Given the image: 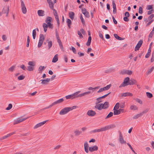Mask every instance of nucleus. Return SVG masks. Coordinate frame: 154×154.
<instances>
[{
  "label": "nucleus",
  "mask_w": 154,
  "mask_h": 154,
  "mask_svg": "<svg viewBox=\"0 0 154 154\" xmlns=\"http://www.w3.org/2000/svg\"><path fill=\"white\" fill-rule=\"evenodd\" d=\"M58 60V55L56 54L52 60V62L53 63H55Z\"/></svg>",
  "instance_id": "26"
},
{
  "label": "nucleus",
  "mask_w": 154,
  "mask_h": 154,
  "mask_svg": "<svg viewBox=\"0 0 154 154\" xmlns=\"http://www.w3.org/2000/svg\"><path fill=\"white\" fill-rule=\"evenodd\" d=\"M25 77L22 75H21L18 77V79L19 80H22L24 79Z\"/></svg>",
  "instance_id": "60"
},
{
  "label": "nucleus",
  "mask_w": 154,
  "mask_h": 154,
  "mask_svg": "<svg viewBox=\"0 0 154 154\" xmlns=\"http://www.w3.org/2000/svg\"><path fill=\"white\" fill-rule=\"evenodd\" d=\"M154 67L153 66L151 69H148L147 71V73L148 74H149L151 73L154 70Z\"/></svg>",
  "instance_id": "51"
},
{
  "label": "nucleus",
  "mask_w": 154,
  "mask_h": 154,
  "mask_svg": "<svg viewBox=\"0 0 154 154\" xmlns=\"http://www.w3.org/2000/svg\"><path fill=\"white\" fill-rule=\"evenodd\" d=\"M113 113L112 112H110L107 115V116H106L105 119H107L110 117H112L113 116Z\"/></svg>",
  "instance_id": "49"
},
{
  "label": "nucleus",
  "mask_w": 154,
  "mask_h": 154,
  "mask_svg": "<svg viewBox=\"0 0 154 154\" xmlns=\"http://www.w3.org/2000/svg\"><path fill=\"white\" fill-rule=\"evenodd\" d=\"M48 41V49H50L52 45V42L51 41H49V40H47Z\"/></svg>",
  "instance_id": "30"
},
{
  "label": "nucleus",
  "mask_w": 154,
  "mask_h": 154,
  "mask_svg": "<svg viewBox=\"0 0 154 154\" xmlns=\"http://www.w3.org/2000/svg\"><path fill=\"white\" fill-rule=\"evenodd\" d=\"M72 96V95L71 94V95H70L66 96L65 97L66 99H73Z\"/></svg>",
  "instance_id": "58"
},
{
  "label": "nucleus",
  "mask_w": 154,
  "mask_h": 154,
  "mask_svg": "<svg viewBox=\"0 0 154 154\" xmlns=\"http://www.w3.org/2000/svg\"><path fill=\"white\" fill-rule=\"evenodd\" d=\"M90 93V92L89 91L86 92H85L84 93L79 94V97H83L85 95L89 94Z\"/></svg>",
  "instance_id": "31"
},
{
  "label": "nucleus",
  "mask_w": 154,
  "mask_h": 154,
  "mask_svg": "<svg viewBox=\"0 0 154 154\" xmlns=\"http://www.w3.org/2000/svg\"><path fill=\"white\" fill-rule=\"evenodd\" d=\"M21 3L22 12L23 14H25L26 13L27 10L22 0H21Z\"/></svg>",
  "instance_id": "5"
},
{
  "label": "nucleus",
  "mask_w": 154,
  "mask_h": 154,
  "mask_svg": "<svg viewBox=\"0 0 154 154\" xmlns=\"http://www.w3.org/2000/svg\"><path fill=\"white\" fill-rule=\"evenodd\" d=\"M98 149V147L96 146H93L90 147L89 148V150L91 152L96 151Z\"/></svg>",
  "instance_id": "14"
},
{
  "label": "nucleus",
  "mask_w": 154,
  "mask_h": 154,
  "mask_svg": "<svg viewBox=\"0 0 154 154\" xmlns=\"http://www.w3.org/2000/svg\"><path fill=\"white\" fill-rule=\"evenodd\" d=\"M63 101V99L61 98L54 102L52 103L53 104V105H54L60 103H62Z\"/></svg>",
  "instance_id": "19"
},
{
  "label": "nucleus",
  "mask_w": 154,
  "mask_h": 154,
  "mask_svg": "<svg viewBox=\"0 0 154 154\" xmlns=\"http://www.w3.org/2000/svg\"><path fill=\"white\" fill-rule=\"evenodd\" d=\"M119 140L120 142L122 144H125L126 143V141L124 140L121 133H120V134Z\"/></svg>",
  "instance_id": "15"
},
{
  "label": "nucleus",
  "mask_w": 154,
  "mask_h": 154,
  "mask_svg": "<svg viewBox=\"0 0 154 154\" xmlns=\"http://www.w3.org/2000/svg\"><path fill=\"white\" fill-rule=\"evenodd\" d=\"M44 68H45V67L44 66H41L39 67L38 68V71H42L43 70V69H44Z\"/></svg>",
  "instance_id": "64"
},
{
  "label": "nucleus",
  "mask_w": 154,
  "mask_h": 154,
  "mask_svg": "<svg viewBox=\"0 0 154 154\" xmlns=\"http://www.w3.org/2000/svg\"><path fill=\"white\" fill-rule=\"evenodd\" d=\"M154 17V14H152L149 16L148 17V20H151Z\"/></svg>",
  "instance_id": "63"
},
{
  "label": "nucleus",
  "mask_w": 154,
  "mask_h": 154,
  "mask_svg": "<svg viewBox=\"0 0 154 154\" xmlns=\"http://www.w3.org/2000/svg\"><path fill=\"white\" fill-rule=\"evenodd\" d=\"M91 36H89L88 38V40L86 43V45L87 46H89L90 45L91 42Z\"/></svg>",
  "instance_id": "34"
},
{
  "label": "nucleus",
  "mask_w": 154,
  "mask_h": 154,
  "mask_svg": "<svg viewBox=\"0 0 154 154\" xmlns=\"http://www.w3.org/2000/svg\"><path fill=\"white\" fill-rule=\"evenodd\" d=\"M43 42L40 41H39V42L38 44V48H40L42 45L43 44Z\"/></svg>",
  "instance_id": "54"
},
{
  "label": "nucleus",
  "mask_w": 154,
  "mask_h": 154,
  "mask_svg": "<svg viewBox=\"0 0 154 154\" xmlns=\"http://www.w3.org/2000/svg\"><path fill=\"white\" fill-rule=\"evenodd\" d=\"M80 92V91H78L76 92L74 94H72V96L73 99H74L75 98L79 97V94H78Z\"/></svg>",
  "instance_id": "25"
},
{
  "label": "nucleus",
  "mask_w": 154,
  "mask_h": 154,
  "mask_svg": "<svg viewBox=\"0 0 154 154\" xmlns=\"http://www.w3.org/2000/svg\"><path fill=\"white\" fill-rule=\"evenodd\" d=\"M34 66H28L27 70L29 71H33L34 69Z\"/></svg>",
  "instance_id": "39"
},
{
  "label": "nucleus",
  "mask_w": 154,
  "mask_h": 154,
  "mask_svg": "<svg viewBox=\"0 0 154 154\" xmlns=\"http://www.w3.org/2000/svg\"><path fill=\"white\" fill-rule=\"evenodd\" d=\"M133 94L130 92H126L122 94V96L127 97V96H132Z\"/></svg>",
  "instance_id": "20"
},
{
  "label": "nucleus",
  "mask_w": 154,
  "mask_h": 154,
  "mask_svg": "<svg viewBox=\"0 0 154 154\" xmlns=\"http://www.w3.org/2000/svg\"><path fill=\"white\" fill-rule=\"evenodd\" d=\"M154 31H152H152H151V32H150L149 35V38H152L153 34H154V32H153Z\"/></svg>",
  "instance_id": "62"
},
{
  "label": "nucleus",
  "mask_w": 154,
  "mask_h": 154,
  "mask_svg": "<svg viewBox=\"0 0 154 154\" xmlns=\"http://www.w3.org/2000/svg\"><path fill=\"white\" fill-rule=\"evenodd\" d=\"M123 109H116L114 110L113 114L114 115H118L120 114L121 111H122Z\"/></svg>",
  "instance_id": "16"
},
{
  "label": "nucleus",
  "mask_w": 154,
  "mask_h": 154,
  "mask_svg": "<svg viewBox=\"0 0 154 154\" xmlns=\"http://www.w3.org/2000/svg\"><path fill=\"white\" fill-rule=\"evenodd\" d=\"M29 42H30V40L29 39V36H28L27 38V45H26V46L27 47H29Z\"/></svg>",
  "instance_id": "59"
},
{
  "label": "nucleus",
  "mask_w": 154,
  "mask_h": 154,
  "mask_svg": "<svg viewBox=\"0 0 154 154\" xmlns=\"http://www.w3.org/2000/svg\"><path fill=\"white\" fill-rule=\"evenodd\" d=\"M66 23L67 24L69 28H70V26L72 23V22L69 19H66Z\"/></svg>",
  "instance_id": "33"
},
{
  "label": "nucleus",
  "mask_w": 154,
  "mask_h": 154,
  "mask_svg": "<svg viewBox=\"0 0 154 154\" xmlns=\"http://www.w3.org/2000/svg\"><path fill=\"white\" fill-rule=\"evenodd\" d=\"M53 105V103H52L49 106H47L45 107L42 110H44V109H49Z\"/></svg>",
  "instance_id": "57"
},
{
  "label": "nucleus",
  "mask_w": 154,
  "mask_h": 154,
  "mask_svg": "<svg viewBox=\"0 0 154 154\" xmlns=\"http://www.w3.org/2000/svg\"><path fill=\"white\" fill-rule=\"evenodd\" d=\"M81 133V131L79 130H76L74 132L75 135L77 136L79 135Z\"/></svg>",
  "instance_id": "42"
},
{
  "label": "nucleus",
  "mask_w": 154,
  "mask_h": 154,
  "mask_svg": "<svg viewBox=\"0 0 154 154\" xmlns=\"http://www.w3.org/2000/svg\"><path fill=\"white\" fill-rule=\"evenodd\" d=\"M20 67L23 70H25L26 69V67L23 64L21 65L20 66Z\"/></svg>",
  "instance_id": "61"
},
{
  "label": "nucleus",
  "mask_w": 154,
  "mask_h": 154,
  "mask_svg": "<svg viewBox=\"0 0 154 154\" xmlns=\"http://www.w3.org/2000/svg\"><path fill=\"white\" fill-rule=\"evenodd\" d=\"M153 6L152 5H149L146 6V9L147 10H151L152 9Z\"/></svg>",
  "instance_id": "46"
},
{
  "label": "nucleus",
  "mask_w": 154,
  "mask_h": 154,
  "mask_svg": "<svg viewBox=\"0 0 154 154\" xmlns=\"http://www.w3.org/2000/svg\"><path fill=\"white\" fill-rule=\"evenodd\" d=\"M112 4L113 6V13L115 14H116V4L115 3L114 1H113L112 2Z\"/></svg>",
  "instance_id": "21"
},
{
  "label": "nucleus",
  "mask_w": 154,
  "mask_h": 154,
  "mask_svg": "<svg viewBox=\"0 0 154 154\" xmlns=\"http://www.w3.org/2000/svg\"><path fill=\"white\" fill-rule=\"evenodd\" d=\"M146 95L147 97L149 98H150L152 97V94L148 92H146Z\"/></svg>",
  "instance_id": "45"
},
{
  "label": "nucleus",
  "mask_w": 154,
  "mask_h": 154,
  "mask_svg": "<svg viewBox=\"0 0 154 154\" xmlns=\"http://www.w3.org/2000/svg\"><path fill=\"white\" fill-rule=\"evenodd\" d=\"M144 112H143L142 113H140L139 114H137L135 115L133 117V119H138L139 117L142 116L143 115V113H144Z\"/></svg>",
  "instance_id": "22"
},
{
  "label": "nucleus",
  "mask_w": 154,
  "mask_h": 154,
  "mask_svg": "<svg viewBox=\"0 0 154 154\" xmlns=\"http://www.w3.org/2000/svg\"><path fill=\"white\" fill-rule=\"evenodd\" d=\"M82 12L85 16L87 18L90 17V15L89 12L87 11L86 9L85 8H82L81 9Z\"/></svg>",
  "instance_id": "7"
},
{
  "label": "nucleus",
  "mask_w": 154,
  "mask_h": 154,
  "mask_svg": "<svg viewBox=\"0 0 154 154\" xmlns=\"http://www.w3.org/2000/svg\"><path fill=\"white\" fill-rule=\"evenodd\" d=\"M103 109L107 108L109 106V103L107 102H105L104 104H103Z\"/></svg>",
  "instance_id": "28"
},
{
  "label": "nucleus",
  "mask_w": 154,
  "mask_h": 154,
  "mask_svg": "<svg viewBox=\"0 0 154 154\" xmlns=\"http://www.w3.org/2000/svg\"><path fill=\"white\" fill-rule=\"evenodd\" d=\"M80 19L81 21V22H82V23L83 24H84L85 23V21L82 15V14H80Z\"/></svg>",
  "instance_id": "37"
},
{
  "label": "nucleus",
  "mask_w": 154,
  "mask_h": 154,
  "mask_svg": "<svg viewBox=\"0 0 154 154\" xmlns=\"http://www.w3.org/2000/svg\"><path fill=\"white\" fill-rule=\"evenodd\" d=\"M43 27L44 32H46L47 31L48 27H49L48 25L45 23H44L43 24Z\"/></svg>",
  "instance_id": "27"
},
{
  "label": "nucleus",
  "mask_w": 154,
  "mask_h": 154,
  "mask_svg": "<svg viewBox=\"0 0 154 154\" xmlns=\"http://www.w3.org/2000/svg\"><path fill=\"white\" fill-rule=\"evenodd\" d=\"M137 82L136 80L134 79H131L130 80L129 79V85H132L135 84Z\"/></svg>",
  "instance_id": "24"
},
{
  "label": "nucleus",
  "mask_w": 154,
  "mask_h": 154,
  "mask_svg": "<svg viewBox=\"0 0 154 154\" xmlns=\"http://www.w3.org/2000/svg\"><path fill=\"white\" fill-rule=\"evenodd\" d=\"M27 118H18L17 119L18 120V121H19V123H20L24 120H26Z\"/></svg>",
  "instance_id": "47"
},
{
  "label": "nucleus",
  "mask_w": 154,
  "mask_h": 154,
  "mask_svg": "<svg viewBox=\"0 0 154 154\" xmlns=\"http://www.w3.org/2000/svg\"><path fill=\"white\" fill-rule=\"evenodd\" d=\"M15 133H16V132L15 131V132H13L12 133H10L8 134H7L5 136L1 137V138H0V140L5 139L7 138V137L11 136L13 135V134H15Z\"/></svg>",
  "instance_id": "13"
},
{
  "label": "nucleus",
  "mask_w": 154,
  "mask_h": 154,
  "mask_svg": "<svg viewBox=\"0 0 154 154\" xmlns=\"http://www.w3.org/2000/svg\"><path fill=\"white\" fill-rule=\"evenodd\" d=\"M129 78L128 77L124 79L123 82L120 85L119 87H124L129 85Z\"/></svg>",
  "instance_id": "4"
},
{
  "label": "nucleus",
  "mask_w": 154,
  "mask_h": 154,
  "mask_svg": "<svg viewBox=\"0 0 154 154\" xmlns=\"http://www.w3.org/2000/svg\"><path fill=\"white\" fill-rule=\"evenodd\" d=\"M114 37L117 39L120 40H123V39L122 38L119 36H118V35L116 34H115L114 35Z\"/></svg>",
  "instance_id": "36"
},
{
  "label": "nucleus",
  "mask_w": 154,
  "mask_h": 154,
  "mask_svg": "<svg viewBox=\"0 0 154 154\" xmlns=\"http://www.w3.org/2000/svg\"><path fill=\"white\" fill-rule=\"evenodd\" d=\"M48 3L49 4V7L51 9H53L54 8V4L53 2H52Z\"/></svg>",
  "instance_id": "50"
},
{
  "label": "nucleus",
  "mask_w": 154,
  "mask_h": 154,
  "mask_svg": "<svg viewBox=\"0 0 154 154\" xmlns=\"http://www.w3.org/2000/svg\"><path fill=\"white\" fill-rule=\"evenodd\" d=\"M55 34H56V36L57 38V40H60V37L59 36V35L58 32V31H57V30L56 29L55 30Z\"/></svg>",
  "instance_id": "44"
},
{
  "label": "nucleus",
  "mask_w": 154,
  "mask_h": 154,
  "mask_svg": "<svg viewBox=\"0 0 154 154\" xmlns=\"http://www.w3.org/2000/svg\"><path fill=\"white\" fill-rule=\"evenodd\" d=\"M115 125H110L106 126L104 127L101 128L100 129H94L91 131V133H96L97 132H100L103 131H106L111 128H113L115 127Z\"/></svg>",
  "instance_id": "1"
},
{
  "label": "nucleus",
  "mask_w": 154,
  "mask_h": 154,
  "mask_svg": "<svg viewBox=\"0 0 154 154\" xmlns=\"http://www.w3.org/2000/svg\"><path fill=\"white\" fill-rule=\"evenodd\" d=\"M9 7L8 6L7 7H5L3 8L2 11L3 14L6 13V16L7 17L8 16L9 12Z\"/></svg>",
  "instance_id": "10"
},
{
  "label": "nucleus",
  "mask_w": 154,
  "mask_h": 154,
  "mask_svg": "<svg viewBox=\"0 0 154 154\" xmlns=\"http://www.w3.org/2000/svg\"><path fill=\"white\" fill-rule=\"evenodd\" d=\"M84 149L85 152L86 153H88V144L87 142H86L84 143Z\"/></svg>",
  "instance_id": "23"
},
{
  "label": "nucleus",
  "mask_w": 154,
  "mask_h": 154,
  "mask_svg": "<svg viewBox=\"0 0 154 154\" xmlns=\"http://www.w3.org/2000/svg\"><path fill=\"white\" fill-rule=\"evenodd\" d=\"M96 113L95 112L92 110H90L87 112V115L90 116H93L95 115Z\"/></svg>",
  "instance_id": "9"
},
{
  "label": "nucleus",
  "mask_w": 154,
  "mask_h": 154,
  "mask_svg": "<svg viewBox=\"0 0 154 154\" xmlns=\"http://www.w3.org/2000/svg\"><path fill=\"white\" fill-rule=\"evenodd\" d=\"M57 42L59 45V46H60V48L61 49H63V46L62 45L61 42V40H60V39L58 40Z\"/></svg>",
  "instance_id": "48"
},
{
  "label": "nucleus",
  "mask_w": 154,
  "mask_h": 154,
  "mask_svg": "<svg viewBox=\"0 0 154 154\" xmlns=\"http://www.w3.org/2000/svg\"><path fill=\"white\" fill-rule=\"evenodd\" d=\"M37 13L39 16H43L45 15V12L42 10H38L37 11Z\"/></svg>",
  "instance_id": "18"
},
{
  "label": "nucleus",
  "mask_w": 154,
  "mask_h": 154,
  "mask_svg": "<svg viewBox=\"0 0 154 154\" xmlns=\"http://www.w3.org/2000/svg\"><path fill=\"white\" fill-rule=\"evenodd\" d=\"M143 42V40L141 39L138 42L135 48V51L138 50Z\"/></svg>",
  "instance_id": "8"
},
{
  "label": "nucleus",
  "mask_w": 154,
  "mask_h": 154,
  "mask_svg": "<svg viewBox=\"0 0 154 154\" xmlns=\"http://www.w3.org/2000/svg\"><path fill=\"white\" fill-rule=\"evenodd\" d=\"M15 67V66H13L10 67L9 69V71L11 72H12L14 69Z\"/></svg>",
  "instance_id": "52"
},
{
  "label": "nucleus",
  "mask_w": 154,
  "mask_h": 154,
  "mask_svg": "<svg viewBox=\"0 0 154 154\" xmlns=\"http://www.w3.org/2000/svg\"><path fill=\"white\" fill-rule=\"evenodd\" d=\"M77 106H74L71 107H66L63 109L60 112L59 114L60 115H65L69 111L72 110L73 109L76 108Z\"/></svg>",
  "instance_id": "2"
},
{
  "label": "nucleus",
  "mask_w": 154,
  "mask_h": 154,
  "mask_svg": "<svg viewBox=\"0 0 154 154\" xmlns=\"http://www.w3.org/2000/svg\"><path fill=\"white\" fill-rule=\"evenodd\" d=\"M28 65L29 66H34L35 65V63L34 61H29L28 63Z\"/></svg>",
  "instance_id": "35"
},
{
  "label": "nucleus",
  "mask_w": 154,
  "mask_h": 154,
  "mask_svg": "<svg viewBox=\"0 0 154 154\" xmlns=\"http://www.w3.org/2000/svg\"><path fill=\"white\" fill-rule=\"evenodd\" d=\"M101 100L100 97L97 98L96 100L97 101V102L96 103H99L100 102H101L102 101Z\"/></svg>",
  "instance_id": "55"
},
{
  "label": "nucleus",
  "mask_w": 154,
  "mask_h": 154,
  "mask_svg": "<svg viewBox=\"0 0 154 154\" xmlns=\"http://www.w3.org/2000/svg\"><path fill=\"white\" fill-rule=\"evenodd\" d=\"M130 109L131 110H137L138 107L134 105H132L130 106Z\"/></svg>",
  "instance_id": "32"
},
{
  "label": "nucleus",
  "mask_w": 154,
  "mask_h": 154,
  "mask_svg": "<svg viewBox=\"0 0 154 154\" xmlns=\"http://www.w3.org/2000/svg\"><path fill=\"white\" fill-rule=\"evenodd\" d=\"M111 84L107 85L106 86L104 87L103 88H100L99 90L97 92L98 93H100L103 92L104 91L108 90L111 87Z\"/></svg>",
  "instance_id": "6"
},
{
  "label": "nucleus",
  "mask_w": 154,
  "mask_h": 154,
  "mask_svg": "<svg viewBox=\"0 0 154 154\" xmlns=\"http://www.w3.org/2000/svg\"><path fill=\"white\" fill-rule=\"evenodd\" d=\"M139 13L140 14H142L143 12V8L141 7H140L139 9Z\"/></svg>",
  "instance_id": "56"
},
{
  "label": "nucleus",
  "mask_w": 154,
  "mask_h": 154,
  "mask_svg": "<svg viewBox=\"0 0 154 154\" xmlns=\"http://www.w3.org/2000/svg\"><path fill=\"white\" fill-rule=\"evenodd\" d=\"M124 73L128 75H131L132 73V72L131 70H126L125 71Z\"/></svg>",
  "instance_id": "40"
},
{
  "label": "nucleus",
  "mask_w": 154,
  "mask_h": 154,
  "mask_svg": "<svg viewBox=\"0 0 154 154\" xmlns=\"http://www.w3.org/2000/svg\"><path fill=\"white\" fill-rule=\"evenodd\" d=\"M69 15L71 19L72 20L73 19L75 15L74 13L73 12L70 11L69 12Z\"/></svg>",
  "instance_id": "29"
},
{
  "label": "nucleus",
  "mask_w": 154,
  "mask_h": 154,
  "mask_svg": "<svg viewBox=\"0 0 154 154\" xmlns=\"http://www.w3.org/2000/svg\"><path fill=\"white\" fill-rule=\"evenodd\" d=\"M47 120L45 121H43V122L39 123L37 124H36L34 127V128L36 129L38 127H40L43 125H44L45 124L46 122L47 121Z\"/></svg>",
  "instance_id": "12"
},
{
  "label": "nucleus",
  "mask_w": 154,
  "mask_h": 154,
  "mask_svg": "<svg viewBox=\"0 0 154 154\" xmlns=\"http://www.w3.org/2000/svg\"><path fill=\"white\" fill-rule=\"evenodd\" d=\"M94 107L99 110H101L103 109V103H96V105L94 106Z\"/></svg>",
  "instance_id": "11"
},
{
  "label": "nucleus",
  "mask_w": 154,
  "mask_h": 154,
  "mask_svg": "<svg viewBox=\"0 0 154 154\" xmlns=\"http://www.w3.org/2000/svg\"><path fill=\"white\" fill-rule=\"evenodd\" d=\"M119 103H117L114 107L113 110H115L116 109H118L119 108Z\"/></svg>",
  "instance_id": "41"
},
{
  "label": "nucleus",
  "mask_w": 154,
  "mask_h": 154,
  "mask_svg": "<svg viewBox=\"0 0 154 154\" xmlns=\"http://www.w3.org/2000/svg\"><path fill=\"white\" fill-rule=\"evenodd\" d=\"M36 35V29L33 30L32 31V37L34 39H35Z\"/></svg>",
  "instance_id": "38"
},
{
  "label": "nucleus",
  "mask_w": 154,
  "mask_h": 154,
  "mask_svg": "<svg viewBox=\"0 0 154 154\" xmlns=\"http://www.w3.org/2000/svg\"><path fill=\"white\" fill-rule=\"evenodd\" d=\"M52 18L51 17H47L46 19V23L48 25L49 28L51 29L53 28V24L51 23Z\"/></svg>",
  "instance_id": "3"
},
{
  "label": "nucleus",
  "mask_w": 154,
  "mask_h": 154,
  "mask_svg": "<svg viewBox=\"0 0 154 154\" xmlns=\"http://www.w3.org/2000/svg\"><path fill=\"white\" fill-rule=\"evenodd\" d=\"M51 80V79H46L44 80H41V81H42V83L43 84H47Z\"/></svg>",
  "instance_id": "17"
},
{
  "label": "nucleus",
  "mask_w": 154,
  "mask_h": 154,
  "mask_svg": "<svg viewBox=\"0 0 154 154\" xmlns=\"http://www.w3.org/2000/svg\"><path fill=\"white\" fill-rule=\"evenodd\" d=\"M44 36L43 35L40 34L39 40L43 42L44 40Z\"/></svg>",
  "instance_id": "43"
},
{
  "label": "nucleus",
  "mask_w": 154,
  "mask_h": 154,
  "mask_svg": "<svg viewBox=\"0 0 154 154\" xmlns=\"http://www.w3.org/2000/svg\"><path fill=\"white\" fill-rule=\"evenodd\" d=\"M12 107V105L11 104H9L8 105V106L6 108V110H9Z\"/></svg>",
  "instance_id": "53"
}]
</instances>
